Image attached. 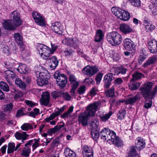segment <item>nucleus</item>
Returning <instances> with one entry per match:
<instances>
[{"label":"nucleus","mask_w":157,"mask_h":157,"mask_svg":"<svg viewBox=\"0 0 157 157\" xmlns=\"http://www.w3.org/2000/svg\"><path fill=\"white\" fill-rule=\"evenodd\" d=\"M99 105L100 103L96 102L88 105L86 111L79 115L78 119L79 123H81L83 126H86L87 124L88 117L95 115Z\"/></svg>","instance_id":"nucleus-1"},{"label":"nucleus","mask_w":157,"mask_h":157,"mask_svg":"<svg viewBox=\"0 0 157 157\" xmlns=\"http://www.w3.org/2000/svg\"><path fill=\"white\" fill-rule=\"evenodd\" d=\"M100 134L101 136V139L104 141L111 140L115 146L118 147L123 145L122 141L117 136L115 133L112 131L108 130L105 128L101 130Z\"/></svg>","instance_id":"nucleus-2"},{"label":"nucleus","mask_w":157,"mask_h":157,"mask_svg":"<svg viewBox=\"0 0 157 157\" xmlns=\"http://www.w3.org/2000/svg\"><path fill=\"white\" fill-rule=\"evenodd\" d=\"M142 92L143 97L145 98H148L145 103L144 107L146 109L150 108L152 105L151 99L154 98L157 93V89H142Z\"/></svg>","instance_id":"nucleus-3"},{"label":"nucleus","mask_w":157,"mask_h":157,"mask_svg":"<svg viewBox=\"0 0 157 157\" xmlns=\"http://www.w3.org/2000/svg\"><path fill=\"white\" fill-rule=\"evenodd\" d=\"M108 42L112 45H119L121 42V35L117 32L113 31L108 33L106 36Z\"/></svg>","instance_id":"nucleus-4"},{"label":"nucleus","mask_w":157,"mask_h":157,"mask_svg":"<svg viewBox=\"0 0 157 157\" xmlns=\"http://www.w3.org/2000/svg\"><path fill=\"white\" fill-rule=\"evenodd\" d=\"M41 57L44 60H47L50 56L51 49L43 44H40L37 47Z\"/></svg>","instance_id":"nucleus-5"},{"label":"nucleus","mask_w":157,"mask_h":157,"mask_svg":"<svg viewBox=\"0 0 157 157\" xmlns=\"http://www.w3.org/2000/svg\"><path fill=\"white\" fill-rule=\"evenodd\" d=\"M54 77L56 79V84L60 87L64 88L67 82V78L66 75L56 71L54 75Z\"/></svg>","instance_id":"nucleus-6"},{"label":"nucleus","mask_w":157,"mask_h":157,"mask_svg":"<svg viewBox=\"0 0 157 157\" xmlns=\"http://www.w3.org/2000/svg\"><path fill=\"white\" fill-rule=\"evenodd\" d=\"M62 43L68 46L77 48L78 45V41L75 38L67 37L62 40Z\"/></svg>","instance_id":"nucleus-7"},{"label":"nucleus","mask_w":157,"mask_h":157,"mask_svg":"<svg viewBox=\"0 0 157 157\" xmlns=\"http://www.w3.org/2000/svg\"><path fill=\"white\" fill-rule=\"evenodd\" d=\"M11 20L13 21V23L16 26H19L21 25L23 21L20 18V13L17 11L15 10L11 14Z\"/></svg>","instance_id":"nucleus-8"},{"label":"nucleus","mask_w":157,"mask_h":157,"mask_svg":"<svg viewBox=\"0 0 157 157\" xmlns=\"http://www.w3.org/2000/svg\"><path fill=\"white\" fill-rule=\"evenodd\" d=\"M32 16L35 22L38 25L42 26H45L44 19L40 13L34 11L32 13Z\"/></svg>","instance_id":"nucleus-9"},{"label":"nucleus","mask_w":157,"mask_h":157,"mask_svg":"<svg viewBox=\"0 0 157 157\" xmlns=\"http://www.w3.org/2000/svg\"><path fill=\"white\" fill-rule=\"evenodd\" d=\"M98 71V69L94 66H87L83 69L84 73L89 77H91Z\"/></svg>","instance_id":"nucleus-10"},{"label":"nucleus","mask_w":157,"mask_h":157,"mask_svg":"<svg viewBox=\"0 0 157 157\" xmlns=\"http://www.w3.org/2000/svg\"><path fill=\"white\" fill-rule=\"evenodd\" d=\"M51 28L55 33L59 35L62 34L64 30L63 26L60 23L58 22L52 23Z\"/></svg>","instance_id":"nucleus-11"},{"label":"nucleus","mask_w":157,"mask_h":157,"mask_svg":"<svg viewBox=\"0 0 157 157\" xmlns=\"http://www.w3.org/2000/svg\"><path fill=\"white\" fill-rule=\"evenodd\" d=\"M14 37L16 42L20 47L21 51H23L25 49V47L22 36L19 33H17L14 34Z\"/></svg>","instance_id":"nucleus-12"},{"label":"nucleus","mask_w":157,"mask_h":157,"mask_svg":"<svg viewBox=\"0 0 157 157\" xmlns=\"http://www.w3.org/2000/svg\"><path fill=\"white\" fill-rule=\"evenodd\" d=\"M123 44L126 50L132 51L135 48L134 42L129 38H126L123 40Z\"/></svg>","instance_id":"nucleus-13"},{"label":"nucleus","mask_w":157,"mask_h":157,"mask_svg":"<svg viewBox=\"0 0 157 157\" xmlns=\"http://www.w3.org/2000/svg\"><path fill=\"white\" fill-rule=\"evenodd\" d=\"M82 154L83 157H93L94 151L92 147L85 145L82 148Z\"/></svg>","instance_id":"nucleus-14"},{"label":"nucleus","mask_w":157,"mask_h":157,"mask_svg":"<svg viewBox=\"0 0 157 157\" xmlns=\"http://www.w3.org/2000/svg\"><path fill=\"white\" fill-rule=\"evenodd\" d=\"M3 26L5 29L8 30H14L17 26L10 20H5L2 23Z\"/></svg>","instance_id":"nucleus-15"},{"label":"nucleus","mask_w":157,"mask_h":157,"mask_svg":"<svg viewBox=\"0 0 157 157\" xmlns=\"http://www.w3.org/2000/svg\"><path fill=\"white\" fill-rule=\"evenodd\" d=\"M114 73H109L105 75L104 81V86L107 88H109L111 84L112 81L114 79V77H113Z\"/></svg>","instance_id":"nucleus-16"},{"label":"nucleus","mask_w":157,"mask_h":157,"mask_svg":"<svg viewBox=\"0 0 157 157\" xmlns=\"http://www.w3.org/2000/svg\"><path fill=\"white\" fill-rule=\"evenodd\" d=\"M114 73H109L105 75L104 81V86L107 88H109L111 84L112 81L114 79V77H113Z\"/></svg>","instance_id":"nucleus-17"},{"label":"nucleus","mask_w":157,"mask_h":157,"mask_svg":"<svg viewBox=\"0 0 157 157\" xmlns=\"http://www.w3.org/2000/svg\"><path fill=\"white\" fill-rule=\"evenodd\" d=\"M50 98V94L48 92H43L41 95L40 102L42 105L47 106L49 104Z\"/></svg>","instance_id":"nucleus-18"},{"label":"nucleus","mask_w":157,"mask_h":157,"mask_svg":"<svg viewBox=\"0 0 157 157\" xmlns=\"http://www.w3.org/2000/svg\"><path fill=\"white\" fill-rule=\"evenodd\" d=\"M49 60L50 61H49V70H55L58 66L59 63L56 57L55 56H53L50 58Z\"/></svg>","instance_id":"nucleus-19"},{"label":"nucleus","mask_w":157,"mask_h":157,"mask_svg":"<svg viewBox=\"0 0 157 157\" xmlns=\"http://www.w3.org/2000/svg\"><path fill=\"white\" fill-rule=\"evenodd\" d=\"M148 48L151 53L155 54L157 52V41L155 40L150 41L148 44Z\"/></svg>","instance_id":"nucleus-20"},{"label":"nucleus","mask_w":157,"mask_h":157,"mask_svg":"<svg viewBox=\"0 0 157 157\" xmlns=\"http://www.w3.org/2000/svg\"><path fill=\"white\" fill-rule=\"evenodd\" d=\"M145 142L141 137H138L135 140V146L138 150H140L144 148L145 146Z\"/></svg>","instance_id":"nucleus-21"},{"label":"nucleus","mask_w":157,"mask_h":157,"mask_svg":"<svg viewBox=\"0 0 157 157\" xmlns=\"http://www.w3.org/2000/svg\"><path fill=\"white\" fill-rule=\"evenodd\" d=\"M120 30L124 34H128L133 32V30L130 26L128 24H122L120 25Z\"/></svg>","instance_id":"nucleus-22"},{"label":"nucleus","mask_w":157,"mask_h":157,"mask_svg":"<svg viewBox=\"0 0 157 157\" xmlns=\"http://www.w3.org/2000/svg\"><path fill=\"white\" fill-rule=\"evenodd\" d=\"M69 81L72 88H77L79 86V83L77 81V78L73 75H69Z\"/></svg>","instance_id":"nucleus-23"},{"label":"nucleus","mask_w":157,"mask_h":157,"mask_svg":"<svg viewBox=\"0 0 157 157\" xmlns=\"http://www.w3.org/2000/svg\"><path fill=\"white\" fill-rule=\"evenodd\" d=\"M46 71V73L40 72L39 71H36L35 75L38 78L48 81L49 78L50 74L47 73V71Z\"/></svg>","instance_id":"nucleus-24"},{"label":"nucleus","mask_w":157,"mask_h":157,"mask_svg":"<svg viewBox=\"0 0 157 157\" xmlns=\"http://www.w3.org/2000/svg\"><path fill=\"white\" fill-rule=\"evenodd\" d=\"M15 137L18 140H21V142L23 143L24 141L26 140L29 135L27 134L26 132H22V133L18 132H16L15 133Z\"/></svg>","instance_id":"nucleus-25"},{"label":"nucleus","mask_w":157,"mask_h":157,"mask_svg":"<svg viewBox=\"0 0 157 157\" xmlns=\"http://www.w3.org/2000/svg\"><path fill=\"white\" fill-rule=\"evenodd\" d=\"M61 124H62L61 125L55 126L53 128H50L48 129L47 131L48 134L52 135V134H55L56 132H59L62 128H63L65 126V124L63 122H60Z\"/></svg>","instance_id":"nucleus-26"},{"label":"nucleus","mask_w":157,"mask_h":157,"mask_svg":"<svg viewBox=\"0 0 157 157\" xmlns=\"http://www.w3.org/2000/svg\"><path fill=\"white\" fill-rule=\"evenodd\" d=\"M112 115L111 112H109L107 113H105L102 112H99L97 113V115L103 122H105Z\"/></svg>","instance_id":"nucleus-27"},{"label":"nucleus","mask_w":157,"mask_h":157,"mask_svg":"<svg viewBox=\"0 0 157 157\" xmlns=\"http://www.w3.org/2000/svg\"><path fill=\"white\" fill-rule=\"evenodd\" d=\"M111 10L113 13L119 19L121 17V16L123 12H124V10L118 7H113L111 8Z\"/></svg>","instance_id":"nucleus-28"},{"label":"nucleus","mask_w":157,"mask_h":157,"mask_svg":"<svg viewBox=\"0 0 157 157\" xmlns=\"http://www.w3.org/2000/svg\"><path fill=\"white\" fill-rule=\"evenodd\" d=\"M139 99V97L138 95H136L127 98L126 99V105H132L138 99Z\"/></svg>","instance_id":"nucleus-29"},{"label":"nucleus","mask_w":157,"mask_h":157,"mask_svg":"<svg viewBox=\"0 0 157 157\" xmlns=\"http://www.w3.org/2000/svg\"><path fill=\"white\" fill-rule=\"evenodd\" d=\"M157 60V57L155 56L154 55L149 58L148 60L143 65L144 67H146L149 65L153 64L155 63Z\"/></svg>","instance_id":"nucleus-30"},{"label":"nucleus","mask_w":157,"mask_h":157,"mask_svg":"<svg viewBox=\"0 0 157 157\" xmlns=\"http://www.w3.org/2000/svg\"><path fill=\"white\" fill-rule=\"evenodd\" d=\"M127 69L123 66L117 67L114 69V75H118L120 74H124L126 73Z\"/></svg>","instance_id":"nucleus-31"},{"label":"nucleus","mask_w":157,"mask_h":157,"mask_svg":"<svg viewBox=\"0 0 157 157\" xmlns=\"http://www.w3.org/2000/svg\"><path fill=\"white\" fill-rule=\"evenodd\" d=\"M64 155L65 157H76L75 153L69 148H66L64 150Z\"/></svg>","instance_id":"nucleus-32"},{"label":"nucleus","mask_w":157,"mask_h":157,"mask_svg":"<svg viewBox=\"0 0 157 157\" xmlns=\"http://www.w3.org/2000/svg\"><path fill=\"white\" fill-rule=\"evenodd\" d=\"M144 77V74L138 72H135L132 75V78L130 80L131 82H133L140 79L142 77Z\"/></svg>","instance_id":"nucleus-33"},{"label":"nucleus","mask_w":157,"mask_h":157,"mask_svg":"<svg viewBox=\"0 0 157 157\" xmlns=\"http://www.w3.org/2000/svg\"><path fill=\"white\" fill-rule=\"evenodd\" d=\"M104 36L103 32L100 29L98 30L95 36V42H98L101 41Z\"/></svg>","instance_id":"nucleus-34"},{"label":"nucleus","mask_w":157,"mask_h":157,"mask_svg":"<svg viewBox=\"0 0 157 157\" xmlns=\"http://www.w3.org/2000/svg\"><path fill=\"white\" fill-rule=\"evenodd\" d=\"M17 70L20 73L25 74L27 73L28 69L25 65L23 64L20 65L17 68Z\"/></svg>","instance_id":"nucleus-35"},{"label":"nucleus","mask_w":157,"mask_h":157,"mask_svg":"<svg viewBox=\"0 0 157 157\" xmlns=\"http://www.w3.org/2000/svg\"><path fill=\"white\" fill-rule=\"evenodd\" d=\"M128 153L129 155L127 157H132L136 155L137 153L135 147L134 146L130 147L128 149Z\"/></svg>","instance_id":"nucleus-36"},{"label":"nucleus","mask_w":157,"mask_h":157,"mask_svg":"<svg viewBox=\"0 0 157 157\" xmlns=\"http://www.w3.org/2000/svg\"><path fill=\"white\" fill-rule=\"evenodd\" d=\"M16 84L21 88H25L26 84L25 82L22 81L21 79L19 78H17L15 80Z\"/></svg>","instance_id":"nucleus-37"},{"label":"nucleus","mask_w":157,"mask_h":157,"mask_svg":"<svg viewBox=\"0 0 157 157\" xmlns=\"http://www.w3.org/2000/svg\"><path fill=\"white\" fill-rule=\"evenodd\" d=\"M30 151V149L29 147H25L23 148L21 155L22 156L28 157L29 156Z\"/></svg>","instance_id":"nucleus-38"},{"label":"nucleus","mask_w":157,"mask_h":157,"mask_svg":"<svg viewBox=\"0 0 157 157\" xmlns=\"http://www.w3.org/2000/svg\"><path fill=\"white\" fill-rule=\"evenodd\" d=\"M121 17L120 19L124 21H127L129 19L130 15L129 13L124 10V12H123Z\"/></svg>","instance_id":"nucleus-39"},{"label":"nucleus","mask_w":157,"mask_h":157,"mask_svg":"<svg viewBox=\"0 0 157 157\" xmlns=\"http://www.w3.org/2000/svg\"><path fill=\"white\" fill-rule=\"evenodd\" d=\"M91 133L92 137L95 141H97L99 137V131L96 129L95 130H92L91 131Z\"/></svg>","instance_id":"nucleus-40"},{"label":"nucleus","mask_w":157,"mask_h":157,"mask_svg":"<svg viewBox=\"0 0 157 157\" xmlns=\"http://www.w3.org/2000/svg\"><path fill=\"white\" fill-rule=\"evenodd\" d=\"M13 89L14 91H15L16 93L14 96V98L15 100L17 101L20 100V98L21 97H22L23 95V94L20 91H19L17 89Z\"/></svg>","instance_id":"nucleus-41"},{"label":"nucleus","mask_w":157,"mask_h":157,"mask_svg":"<svg viewBox=\"0 0 157 157\" xmlns=\"http://www.w3.org/2000/svg\"><path fill=\"white\" fill-rule=\"evenodd\" d=\"M15 144L13 143H10L8 145L7 153H13L15 149Z\"/></svg>","instance_id":"nucleus-42"},{"label":"nucleus","mask_w":157,"mask_h":157,"mask_svg":"<svg viewBox=\"0 0 157 157\" xmlns=\"http://www.w3.org/2000/svg\"><path fill=\"white\" fill-rule=\"evenodd\" d=\"M21 128L24 131H27L29 129H32L33 127L29 123H24L21 126Z\"/></svg>","instance_id":"nucleus-43"},{"label":"nucleus","mask_w":157,"mask_h":157,"mask_svg":"<svg viewBox=\"0 0 157 157\" xmlns=\"http://www.w3.org/2000/svg\"><path fill=\"white\" fill-rule=\"evenodd\" d=\"M125 114L126 112L124 109H121L117 115L118 119L120 120H122L124 118Z\"/></svg>","instance_id":"nucleus-44"},{"label":"nucleus","mask_w":157,"mask_h":157,"mask_svg":"<svg viewBox=\"0 0 157 157\" xmlns=\"http://www.w3.org/2000/svg\"><path fill=\"white\" fill-rule=\"evenodd\" d=\"M154 83L152 82H147L144 83L140 88H151Z\"/></svg>","instance_id":"nucleus-45"},{"label":"nucleus","mask_w":157,"mask_h":157,"mask_svg":"<svg viewBox=\"0 0 157 157\" xmlns=\"http://www.w3.org/2000/svg\"><path fill=\"white\" fill-rule=\"evenodd\" d=\"M99 123L98 119H96L94 120L91 121L90 125L93 128L96 129L97 128L99 124Z\"/></svg>","instance_id":"nucleus-46"},{"label":"nucleus","mask_w":157,"mask_h":157,"mask_svg":"<svg viewBox=\"0 0 157 157\" xmlns=\"http://www.w3.org/2000/svg\"><path fill=\"white\" fill-rule=\"evenodd\" d=\"M146 54H145L141 53L138 59V63L139 65H140L142 62L146 59Z\"/></svg>","instance_id":"nucleus-47"},{"label":"nucleus","mask_w":157,"mask_h":157,"mask_svg":"<svg viewBox=\"0 0 157 157\" xmlns=\"http://www.w3.org/2000/svg\"><path fill=\"white\" fill-rule=\"evenodd\" d=\"M37 84L39 86L41 87L44 85L47 84L48 83V81H44V80H41L38 78L37 79Z\"/></svg>","instance_id":"nucleus-48"},{"label":"nucleus","mask_w":157,"mask_h":157,"mask_svg":"<svg viewBox=\"0 0 157 157\" xmlns=\"http://www.w3.org/2000/svg\"><path fill=\"white\" fill-rule=\"evenodd\" d=\"M156 7V6H155L153 5H150L149 6V9L150 10L152 14L154 16L157 14V10Z\"/></svg>","instance_id":"nucleus-49"},{"label":"nucleus","mask_w":157,"mask_h":157,"mask_svg":"<svg viewBox=\"0 0 157 157\" xmlns=\"http://www.w3.org/2000/svg\"><path fill=\"white\" fill-rule=\"evenodd\" d=\"M132 5L135 7H139L140 6V0H129Z\"/></svg>","instance_id":"nucleus-50"},{"label":"nucleus","mask_w":157,"mask_h":157,"mask_svg":"<svg viewBox=\"0 0 157 157\" xmlns=\"http://www.w3.org/2000/svg\"><path fill=\"white\" fill-rule=\"evenodd\" d=\"M114 89H109L105 92V94L108 97H112L114 95Z\"/></svg>","instance_id":"nucleus-51"},{"label":"nucleus","mask_w":157,"mask_h":157,"mask_svg":"<svg viewBox=\"0 0 157 157\" xmlns=\"http://www.w3.org/2000/svg\"><path fill=\"white\" fill-rule=\"evenodd\" d=\"M63 99L67 101H69L71 99V97L70 94L67 92L62 93Z\"/></svg>","instance_id":"nucleus-52"},{"label":"nucleus","mask_w":157,"mask_h":157,"mask_svg":"<svg viewBox=\"0 0 157 157\" xmlns=\"http://www.w3.org/2000/svg\"><path fill=\"white\" fill-rule=\"evenodd\" d=\"M103 75V74L102 73H98L96 76L95 80L96 81V83L97 85L99 84L100 82Z\"/></svg>","instance_id":"nucleus-53"},{"label":"nucleus","mask_w":157,"mask_h":157,"mask_svg":"<svg viewBox=\"0 0 157 157\" xmlns=\"http://www.w3.org/2000/svg\"><path fill=\"white\" fill-rule=\"evenodd\" d=\"M64 52L66 56H68L71 55L72 53L74 52V51L70 48H67L65 49Z\"/></svg>","instance_id":"nucleus-54"},{"label":"nucleus","mask_w":157,"mask_h":157,"mask_svg":"<svg viewBox=\"0 0 157 157\" xmlns=\"http://www.w3.org/2000/svg\"><path fill=\"white\" fill-rule=\"evenodd\" d=\"M62 92L60 91H55L53 92L51 94V96L54 99L59 97L61 95Z\"/></svg>","instance_id":"nucleus-55"},{"label":"nucleus","mask_w":157,"mask_h":157,"mask_svg":"<svg viewBox=\"0 0 157 157\" xmlns=\"http://www.w3.org/2000/svg\"><path fill=\"white\" fill-rule=\"evenodd\" d=\"M58 116L56 112L52 113L50 116L47 117L45 120L46 122H48L50 121L53 120L56 117Z\"/></svg>","instance_id":"nucleus-56"},{"label":"nucleus","mask_w":157,"mask_h":157,"mask_svg":"<svg viewBox=\"0 0 157 157\" xmlns=\"http://www.w3.org/2000/svg\"><path fill=\"white\" fill-rule=\"evenodd\" d=\"M13 108L12 104L10 103L8 104L5 105L4 106L3 108L5 112L10 111Z\"/></svg>","instance_id":"nucleus-57"},{"label":"nucleus","mask_w":157,"mask_h":157,"mask_svg":"<svg viewBox=\"0 0 157 157\" xmlns=\"http://www.w3.org/2000/svg\"><path fill=\"white\" fill-rule=\"evenodd\" d=\"M39 139H34V141L32 145L33 150H34L39 146Z\"/></svg>","instance_id":"nucleus-58"},{"label":"nucleus","mask_w":157,"mask_h":157,"mask_svg":"<svg viewBox=\"0 0 157 157\" xmlns=\"http://www.w3.org/2000/svg\"><path fill=\"white\" fill-rule=\"evenodd\" d=\"M123 80L121 78H118L115 80L114 84L115 85L119 87L121 84L122 83Z\"/></svg>","instance_id":"nucleus-59"},{"label":"nucleus","mask_w":157,"mask_h":157,"mask_svg":"<svg viewBox=\"0 0 157 157\" xmlns=\"http://www.w3.org/2000/svg\"><path fill=\"white\" fill-rule=\"evenodd\" d=\"M94 81L93 79L91 78H86L84 81L86 85H89L90 84H93Z\"/></svg>","instance_id":"nucleus-60"},{"label":"nucleus","mask_w":157,"mask_h":157,"mask_svg":"<svg viewBox=\"0 0 157 157\" xmlns=\"http://www.w3.org/2000/svg\"><path fill=\"white\" fill-rule=\"evenodd\" d=\"M0 88H9L8 84L3 81H1L0 82Z\"/></svg>","instance_id":"nucleus-61"},{"label":"nucleus","mask_w":157,"mask_h":157,"mask_svg":"<svg viewBox=\"0 0 157 157\" xmlns=\"http://www.w3.org/2000/svg\"><path fill=\"white\" fill-rule=\"evenodd\" d=\"M155 26L153 25H146L145 27L147 31H152L155 29Z\"/></svg>","instance_id":"nucleus-62"},{"label":"nucleus","mask_w":157,"mask_h":157,"mask_svg":"<svg viewBox=\"0 0 157 157\" xmlns=\"http://www.w3.org/2000/svg\"><path fill=\"white\" fill-rule=\"evenodd\" d=\"M24 115L23 113V109H21L17 111L16 116V117H19Z\"/></svg>","instance_id":"nucleus-63"},{"label":"nucleus","mask_w":157,"mask_h":157,"mask_svg":"<svg viewBox=\"0 0 157 157\" xmlns=\"http://www.w3.org/2000/svg\"><path fill=\"white\" fill-rule=\"evenodd\" d=\"M24 81L26 83V87H29V85L31 83V78L29 76H28L25 79Z\"/></svg>","instance_id":"nucleus-64"}]
</instances>
